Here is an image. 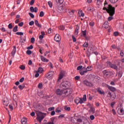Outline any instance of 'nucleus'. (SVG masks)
<instances>
[{
	"label": "nucleus",
	"instance_id": "f257e3e1",
	"mask_svg": "<svg viewBox=\"0 0 124 124\" xmlns=\"http://www.w3.org/2000/svg\"><path fill=\"white\" fill-rule=\"evenodd\" d=\"M103 10H106L107 13L109 14V16L108 18V21L110 22V21H112L114 19L113 16L115 15V7L112 6L111 4H108L106 0L105 1L104 3V7L103 8Z\"/></svg>",
	"mask_w": 124,
	"mask_h": 124
},
{
	"label": "nucleus",
	"instance_id": "f03ea898",
	"mask_svg": "<svg viewBox=\"0 0 124 124\" xmlns=\"http://www.w3.org/2000/svg\"><path fill=\"white\" fill-rule=\"evenodd\" d=\"M60 87L62 89H63L62 90H66L68 94L69 95L72 93V90L69 89V87H70V82L69 81H63L61 84Z\"/></svg>",
	"mask_w": 124,
	"mask_h": 124
},
{
	"label": "nucleus",
	"instance_id": "7ed1b4c3",
	"mask_svg": "<svg viewBox=\"0 0 124 124\" xmlns=\"http://www.w3.org/2000/svg\"><path fill=\"white\" fill-rule=\"evenodd\" d=\"M36 120L38 122L41 123L43 121V119L46 117V114L45 113L39 112L36 113Z\"/></svg>",
	"mask_w": 124,
	"mask_h": 124
},
{
	"label": "nucleus",
	"instance_id": "20e7f679",
	"mask_svg": "<svg viewBox=\"0 0 124 124\" xmlns=\"http://www.w3.org/2000/svg\"><path fill=\"white\" fill-rule=\"evenodd\" d=\"M87 101V96L86 94L83 95V98H79V97H77L75 99V102L76 103V104H82L84 102V101Z\"/></svg>",
	"mask_w": 124,
	"mask_h": 124
},
{
	"label": "nucleus",
	"instance_id": "39448f33",
	"mask_svg": "<svg viewBox=\"0 0 124 124\" xmlns=\"http://www.w3.org/2000/svg\"><path fill=\"white\" fill-rule=\"evenodd\" d=\"M56 93L58 95H61V94H62L64 97L69 95V94L67 93V90H66L62 89V90H61L60 89H58Z\"/></svg>",
	"mask_w": 124,
	"mask_h": 124
},
{
	"label": "nucleus",
	"instance_id": "423d86ee",
	"mask_svg": "<svg viewBox=\"0 0 124 124\" xmlns=\"http://www.w3.org/2000/svg\"><path fill=\"white\" fill-rule=\"evenodd\" d=\"M103 74H104V76H106L107 78H109L113 73L110 71H108L107 70H105L102 72Z\"/></svg>",
	"mask_w": 124,
	"mask_h": 124
},
{
	"label": "nucleus",
	"instance_id": "0eeeda50",
	"mask_svg": "<svg viewBox=\"0 0 124 124\" xmlns=\"http://www.w3.org/2000/svg\"><path fill=\"white\" fill-rule=\"evenodd\" d=\"M54 74H55L54 71H50L46 75V77L47 78V79H52L53 76H54Z\"/></svg>",
	"mask_w": 124,
	"mask_h": 124
},
{
	"label": "nucleus",
	"instance_id": "6e6552de",
	"mask_svg": "<svg viewBox=\"0 0 124 124\" xmlns=\"http://www.w3.org/2000/svg\"><path fill=\"white\" fill-rule=\"evenodd\" d=\"M107 63L109 66L111 67V68H112L113 69H115V70H118V66H117L116 64H113L111 63V62H107Z\"/></svg>",
	"mask_w": 124,
	"mask_h": 124
},
{
	"label": "nucleus",
	"instance_id": "1a4fd4ad",
	"mask_svg": "<svg viewBox=\"0 0 124 124\" xmlns=\"http://www.w3.org/2000/svg\"><path fill=\"white\" fill-rule=\"evenodd\" d=\"M64 71H61L60 73L59 76L58 77V78L57 79V82H60L61 80L63 78V77L64 76Z\"/></svg>",
	"mask_w": 124,
	"mask_h": 124
},
{
	"label": "nucleus",
	"instance_id": "9d476101",
	"mask_svg": "<svg viewBox=\"0 0 124 124\" xmlns=\"http://www.w3.org/2000/svg\"><path fill=\"white\" fill-rule=\"evenodd\" d=\"M108 97L111 98L112 100H115V99H116V94H112L111 92H108Z\"/></svg>",
	"mask_w": 124,
	"mask_h": 124
},
{
	"label": "nucleus",
	"instance_id": "9b49d317",
	"mask_svg": "<svg viewBox=\"0 0 124 124\" xmlns=\"http://www.w3.org/2000/svg\"><path fill=\"white\" fill-rule=\"evenodd\" d=\"M117 112L119 114V115H121V116H123V115H124V108H121L118 109Z\"/></svg>",
	"mask_w": 124,
	"mask_h": 124
},
{
	"label": "nucleus",
	"instance_id": "f8f14e48",
	"mask_svg": "<svg viewBox=\"0 0 124 124\" xmlns=\"http://www.w3.org/2000/svg\"><path fill=\"white\" fill-rule=\"evenodd\" d=\"M84 85H85L87 87H93V83H91L87 80H84L83 81Z\"/></svg>",
	"mask_w": 124,
	"mask_h": 124
},
{
	"label": "nucleus",
	"instance_id": "ddd939ff",
	"mask_svg": "<svg viewBox=\"0 0 124 124\" xmlns=\"http://www.w3.org/2000/svg\"><path fill=\"white\" fill-rule=\"evenodd\" d=\"M54 40L57 42H59V41H61V37L59 34H56L54 37Z\"/></svg>",
	"mask_w": 124,
	"mask_h": 124
},
{
	"label": "nucleus",
	"instance_id": "4468645a",
	"mask_svg": "<svg viewBox=\"0 0 124 124\" xmlns=\"http://www.w3.org/2000/svg\"><path fill=\"white\" fill-rule=\"evenodd\" d=\"M40 58L42 61V62H48L49 61L46 58L44 57L43 56L41 55L40 56Z\"/></svg>",
	"mask_w": 124,
	"mask_h": 124
},
{
	"label": "nucleus",
	"instance_id": "2eb2a0df",
	"mask_svg": "<svg viewBox=\"0 0 124 124\" xmlns=\"http://www.w3.org/2000/svg\"><path fill=\"white\" fill-rule=\"evenodd\" d=\"M45 35V32L44 31L41 32V35H40L39 37L40 40H42L43 38H44V36Z\"/></svg>",
	"mask_w": 124,
	"mask_h": 124
},
{
	"label": "nucleus",
	"instance_id": "dca6fc26",
	"mask_svg": "<svg viewBox=\"0 0 124 124\" xmlns=\"http://www.w3.org/2000/svg\"><path fill=\"white\" fill-rule=\"evenodd\" d=\"M15 54H16V46H14L13 50L12 51V56H13V57H14V55H15Z\"/></svg>",
	"mask_w": 124,
	"mask_h": 124
},
{
	"label": "nucleus",
	"instance_id": "f3484780",
	"mask_svg": "<svg viewBox=\"0 0 124 124\" xmlns=\"http://www.w3.org/2000/svg\"><path fill=\"white\" fill-rule=\"evenodd\" d=\"M108 89L109 90H110V91H111V92H116V88H115L113 87L108 86Z\"/></svg>",
	"mask_w": 124,
	"mask_h": 124
},
{
	"label": "nucleus",
	"instance_id": "a211bd4d",
	"mask_svg": "<svg viewBox=\"0 0 124 124\" xmlns=\"http://www.w3.org/2000/svg\"><path fill=\"white\" fill-rule=\"evenodd\" d=\"M27 122H28V120H27V119L25 118H23L21 120V124H27Z\"/></svg>",
	"mask_w": 124,
	"mask_h": 124
},
{
	"label": "nucleus",
	"instance_id": "6ab92c4d",
	"mask_svg": "<svg viewBox=\"0 0 124 124\" xmlns=\"http://www.w3.org/2000/svg\"><path fill=\"white\" fill-rule=\"evenodd\" d=\"M97 92L100 94H104V93H105L103 91H102L101 90H100V89H99V88H98L97 89Z\"/></svg>",
	"mask_w": 124,
	"mask_h": 124
},
{
	"label": "nucleus",
	"instance_id": "aec40b11",
	"mask_svg": "<svg viewBox=\"0 0 124 124\" xmlns=\"http://www.w3.org/2000/svg\"><path fill=\"white\" fill-rule=\"evenodd\" d=\"M92 70H93V67H92V66H88L86 68V70H85V71H87V72H88V71H91Z\"/></svg>",
	"mask_w": 124,
	"mask_h": 124
},
{
	"label": "nucleus",
	"instance_id": "412c9836",
	"mask_svg": "<svg viewBox=\"0 0 124 124\" xmlns=\"http://www.w3.org/2000/svg\"><path fill=\"white\" fill-rule=\"evenodd\" d=\"M35 25H36L37 27H38V28H41V25L38 23V21L37 20H35Z\"/></svg>",
	"mask_w": 124,
	"mask_h": 124
},
{
	"label": "nucleus",
	"instance_id": "4be33fe9",
	"mask_svg": "<svg viewBox=\"0 0 124 124\" xmlns=\"http://www.w3.org/2000/svg\"><path fill=\"white\" fill-rule=\"evenodd\" d=\"M108 23L107 21L105 22L104 24H103V27L105 29H107L109 25H108Z\"/></svg>",
	"mask_w": 124,
	"mask_h": 124
},
{
	"label": "nucleus",
	"instance_id": "5701e85b",
	"mask_svg": "<svg viewBox=\"0 0 124 124\" xmlns=\"http://www.w3.org/2000/svg\"><path fill=\"white\" fill-rule=\"evenodd\" d=\"M43 71H44V69L42 67H39L38 69V72H39V73H42Z\"/></svg>",
	"mask_w": 124,
	"mask_h": 124
},
{
	"label": "nucleus",
	"instance_id": "b1692460",
	"mask_svg": "<svg viewBox=\"0 0 124 124\" xmlns=\"http://www.w3.org/2000/svg\"><path fill=\"white\" fill-rule=\"evenodd\" d=\"M116 62H118L117 65H120V63H121V62H124V58L121 60H118Z\"/></svg>",
	"mask_w": 124,
	"mask_h": 124
},
{
	"label": "nucleus",
	"instance_id": "393cba45",
	"mask_svg": "<svg viewBox=\"0 0 124 124\" xmlns=\"http://www.w3.org/2000/svg\"><path fill=\"white\" fill-rule=\"evenodd\" d=\"M14 32H16L18 31V26L16 25L13 29Z\"/></svg>",
	"mask_w": 124,
	"mask_h": 124
},
{
	"label": "nucleus",
	"instance_id": "a878e982",
	"mask_svg": "<svg viewBox=\"0 0 124 124\" xmlns=\"http://www.w3.org/2000/svg\"><path fill=\"white\" fill-rule=\"evenodd\" d=\"M13 99L15 102L17 101V100L18 99V97H17V95L16 94H14Z\"/></svg>",
	"mask_w": 124,
	"mask_h": 124
},
{
	"label": "nucleus",
	"instance_id": "bb28decb",
	"mask_svg": "<svg viewBox=\"0 0 124 124\" xmlns=\"http://www.w3.org/2000/svg\"><path fill=\"white\" fill-rule=\"evenodd\" d=\"M78 31H79V27H77L75 29V34H76V35H77L78 34Z\"/></svg>",
	"mask_w": 124,
	"mask_h": 124
},
{
	"label": "nucleus",
	"instance_id": "cd10ccee",
	"mask_svg": "<svg viewBox=\"0 0 124 124\" xmlns=\"http://www.w3.org/2000/svg\"><path fill=\"white\" fill-rule=\"evenodd\" d=\"M18 88H19V90H22L24 89V88H25V85L22 84V85H19Z\"/></svg>",
	"mask_w": 124,
	"mask_h": 124
},
{
	"label": "nucleus",
	"instance_id": "c85d7f7f",
	"mask_svg": "<svg viewBox=\"0 0 124 124\" xmlns=\"http://www.w3.org/2000/svg\"><path fill=\"white\" fill-rule=\"evenodd\" d=\"M81 32H82L83 36H86V35L87 34V31L86 30L82 31Z\"/></svg>",
	"mask_w": 124,
	"mask_h": 124
},
{
	"label": "nucleus",
	"instance_id": "c756f323",
	"mask_svg": "<svg viewBox=\"0 0 124 124\" xmlns=\"http://www.w3.org/2000/svg\"><path fill=\"white\" fill-rule=\"evenodd\" d=\"M90 111H91V112L93 113H94V111H95V108H94L93 107H91Z\"/></svg>",
	"mask_w": 124,
	"mask_h": 124
},
{
	"label": "nucleus",
	"instance_id": "7c9ffc66",
	"mask_svg": "<svg viewBox=\"0 0 124 124\" xmlns=\"http://www.w3.org/2000/svg\"><path fill=\"white\" fill-rule=\"evenodd\" d=\"M79 73L80 74V75H84V74H85V73H87V71H79Z\"/></svg>",
	"mask_w": 124,
	"mask_h": 124
},
{
	"label": "nucleus",
	"instance_id": "2f4dec72",
	"mask_svg": "<svg viewBox=\"0 0 124 124\" xmlns=\"http://www.w3.org/2000/svg\"><path fill=\"white\" fill-rule=\"evenodd\" d=\"M59 30H61V31H64V26H63L62 25L60 26L59 27Z\"/></svg>",
	"mask_w": 124,
	"mask_h": 124
},
{
	"label": "nucleus",
	"instance_id": "473e14b6",
	"mask_svg": "<svg viewBox=\"0 0 124 124\" xmlns=\"http://www.w3.org/2000/svg\"><path fill=\"white\" fill-rule=\"evenodd\" d=\"M56 2H58L59 3H60V4H62V3H63V0H56Z\"/></svg>",
	"mask_w": 124,
	"mask_h": 124
},
{
	"label": "nucleus",
	"instance_id": "72a5a7b5",
	"mask_svg": "<svg viewBox=\"0 0 124 124\" xmlns=\"http://www.w3.org/2000/svg\"><path fill=\"white\" fill-rule=\"evenodd\" d=\"M89 25L90 27H93L94 26V22L93 21H91L89 23Z\"/></svg>",
	"mask_w": 124,
	"mask_h": 124
},
{
	"label": "nucleus",
	"instance_id": "f704fd0d",
	"mask_svg": "<svg viewBox=\"0 0 124 124\" xmlns=\"http://www.w3.org/2000/svg\"><path fill=\"white\" fill-rule=\"evenodd\" d=\"M48 4L49 7H50V8H52V6H53V4L52 3V2H51V1H49L48 2Z\"/></svg>",
	"mask_w": 124,
	"mask_h": 124
},
{
	"label": "nucleus",
	"instance_id": "c9c22d12",
	"mask_svg": "<svg viewBox=\"0 0 124 124\" xmlns=\"http://www.w3.org/2000/svg\"><path fill=\"white\" fill-rule=\"evenodd\" d=\"M16 34L17 35H24V33H23L22 32H17L16 33Z\"/></svg>",
	"mask_w": 124,
	"mask_h": 124
},
{
	"label": "nucleus",
	"instance_id": "e433bc0d",
	"mask_svg": "<svg viewBox=\"0 0 124 124\" xmlns=\"http://www.w3.org/2000/svg\"><path fill=\"white\" fill-rule=\"evenodd\" d=\"M43 87V85L42 84V83H39L38 85V88L39 89H42Z\"/></svg>",
	"mask_w": 124,
	"mask_h": 124
},
{
	"label": "nucleus",
	"instance_id": "4c0bfd02",
	"mask_svg": "<svg viewBox=\"0 0 124 124\" xmlns=\"http://www.w3.org/2000/svg\"><path fill=\"white\" fill-rule=\"evenodd\" d=\"M64 109L66 111H70V107H68L67 106H65L64 107Z\"/></svg>",
	"mask_w": 124,
	"mask_h": 124
},
{
	"label": "nucleus",
	"instance_id": "58836bf2",
	"mask_svg": "<svg viewBox=\"0 0 124 124\" xmlns=\"http://www.w3.org/2000/svg\"><path fill=\"white\" fill-rule=\"evenodd\" d=\"M78 13H81L80 16L81 17H84V16H85V14H84V13H83V12H82V11H79Z\"/></svg>",
	"mask_w": 124,
	"mask_h": 124
},
{
	"label": "nucleus",
	"instance_id": "ea45409f",
	"mask_svg": "<svg viewBox=\"0 0 124 124\" xmlns=\"http://www.w3.org/2000/svg\"><path fill=\"white\" fill-rule=\"evenodd\" d=\"M44 16V13L43 11H41L40 13L39 16L40 17H43Z\"/></svg>",
	"mask_w": 124,
	"mask_h": 124
},
{
	"label": "nucleus",
	"instance_id": "a19ab883",
	"mask_svg": "<svg viewBox=\"0 0 124 124\" xmlns=\"http://www.w3.org/2000/svg\"><path fill=\"white\" fill-rule=\"evenodd\" d=\"M58 9L60 11H62L63 9V7H62V6H60L58 7Z\"/></svg>",
	"mask_w": 124,
	"mask_h": 124
},
{
	"label": "nucleus",
	"instance_id": "79ce46f5",
	"mask_svg": "<svg viewBox=\"0 0 124 124\" xmlns=\"http://www.w3.org/2000/svg\"><path fill=\"white\" fill-rule=\"evenodd\" d=\"M88 46H89V44H88V43H85L83 44V47H84L85 48H87Z\"/></svg>",
	"mask_w": 124,
	"mask_h": 124
},
{
	"label": "nucleus",
	"instance_id": "37998d69",
	"mask_svg": "<svg viewBox=\"0 0 124 124\" xmlns=\"http://www.w3.org/2000/svg\"><path fill=\"white\" fill-rule=\"evenodd\" d=\"M120 55L121 57H122V58H123V57H124V51H123V50H121Z\"/></svg>",
	"mask_w": 124,
	"mask_h": 124
},
{
	"label": "nucleus",
	"instance_id": "c03bdc74",
	"mask_svg": "<svg viewBox=\"0 0 124 124\" xmlns=\"http://www.w3.org/2000/svg\"><path fill=\"white\" fill-rule=\"evenodd\" d=\"M29 15H30V17H31V18H34V15H33L32 13H29Z\"/></svg>",
	"mask_w": 124,
	"mask_h": 124
},
{
	"label": "nucleus",
	"instance_id": "a18cd8bd",
	"mask_svg": "<svg viewBox=\"0 0 124 124\" xmlns=\"http://www.w3.org/2000/svg\"><path fill=\"white\" fill-rule=\"evenodd\" d=\"M115 104H116V102H112L110 105L111 107H112V108H114V106L115 105Z\"/></svg>",
	"mask_w": 124,
	"mask_h": 124
},
{
	"label": "nucleus",
	"instance_id": "49530a36",
	"mask_svg": "<svg viewBox=\"0 0 124 124\" xmlns=\"http://www.w3.org/2000/svg\"><path fill=\"white\" fill-rule=\"evenodd\" d=\"M72 38L73 40V42H76V38L74 36V35L72 36Z\"/></svg>",
	"mask_w": 124,
	"mask_h": 124
},
{
	"label": "nucleus",
	"instance_id": "de8ad7c7",
	"mask_svg": "<svg viewBox=\"0 0 124 124\" xmlns=\"http://www.w3.org/2000/svg\"><path fill=\"white\" fill-rule=\"evenodd\" d=\"M28 50H31V49H33V46L32 45H31L30 46L27 47Z\"/></svg>",
	"mask_w": 124,
	"mask_h": 124
},
{
	"label": "nucleus",
	"instance_id": "09e8293b",
	"mask_svg": "<svg viewBox=\"0 0 124 124\" xmlns=\"http://www.w3.org/2000/svg\"><path fill=\"white\" fill-rule=\"evenodd\" d=\"M34 41H35V39L34 37H32L31 38V43H34Z\"/></svg>",
	"mask_w": 124,
	"mask_h": 124
},
{
	"label": "nucleus",
	"instance_id": "8fccbe9b",
	"mask_svg": "<svg viewBox=\"0 0 124 124\" xmlns=\"http://www.w3.org/2000/svg\"><path fill=\"white\" fill-rule=\"evenodd\" d=\"M34 25V22L33 21H31L29 23V26H32Z\"/></svg>",
	"mask_w": 124,
	"mask_h": 124
},
{
	"label": "nucleus",
	"instance_id": "3c124183",
	"mask_svg": "<svg viewBox=\"0 0 124 124\" xmlns=\"http://www.w3.org/2000/svg\"><path fill=\"white\" fill-rule=\"evenodd\" d=\"M82 68H83V66H82V65L78 66L77 67V70H80V69H82Z\"/></svg>",
	"mask_w": 124,
	"mask_h": 124
},
{
	"label": "nucleus",
	"instance_id": "603ef678",
	"mask_svg": "<svg viewBox=\"0 0 124 124\" xmlns=\"http://www.w3.org/2000/svg\"><path fill=\"white\" fill-rule=\"evenodd\" d=\"M27 55H31V51L30 50H27Z\"/></svg>",
	"mask_w": 124,
	"mask_h": 124
},
{
	"label": "nucleus",
	"instance_id": "864d4df0",
	"mask_svg": "<svg viewBox=\"0 0 124 124\" xmlns=\"http://www.w3.org/2000/svg\"><path fill=\"white\" fill-rule=\"evenodd\" d=\"M97 4L98 5L101 4V0H97Z\"/></svg>",
	"mask_w": 124,
	"mask_h": 124
},
{
	"label": "nucleus",
	"instance_id": "5fc2aeb1",
	"mask_svg": "<svg viewBox=\"0 0 124 124\" xmlns=\"http://www.w3.org/2000/svg\"><path fill=\"white\" fill-rule=\"evenodd\" d=\"M30 11L31 12H34V8H33V7H30Z\"/></svg>",
	"mask_w": 124,
	"mask_h": 124
},
{
	"label": "nucleus",
	"instance_id": "6e6d98bb",
	"mask_svg": "<svg viewBox=\"0 0 124 124\" xmlns=\"http://www.w3.org/2000/svg\"><path fill=\"white\" fill-rule=\"evenodd\" d=\"M55 112L56 113H61L62 112V110H61L60 109H59V108H57L56 110H55Z\"/></svg>",
	"mask_w": 124,
	"mask_h": 124
},
{
	"label": "nucleus",
	"instance_id": "4d7b16f0",
	"mask_svg": "<svg viewBox=\"0 0 124 124\" xmlns=\"http://www.w3.org/2000/svg\"><path fill=\"white\" fill-rule=\"evenodd\" d=\"M113 35H114V36H118L119 35V33L117 31H115L113 33Z\"/></svg>",
	"mask_w": 124,
	"mask_h": 124
},
{
	"label": "nucleus",
	"instance_id": "13d9d810",
	"mask_svg": "<svg viewBox=\"0 0 124 124\" xmlns=\"http://www.w3.org/2000/svg\"><path fill=\"white\" fill-rule=\"evenodd\" d=\"M20 69H22V70H25V69L26 68V67H25V66L24 65H21L20 67Z\"/></svg>",
	"mask_w": 124,
	"mask_h": 124
},
{
	"label": "nucleus",
	"instance_id": "bf43d9fd",
	"mask_svg": "<svg viewBox=\"0 0 124 124\" xmlns=\"http://www.w3.org/2000/svg\"><path fill=\"white\" fill-rule=\"evenodd\" d=\"M90 118L92 121H93V120H94V116L93 115H91Z\"/></svg>",
	"mask_w": 124,
	"mask_h": 124
},
{
	"label": "nucleus",
	"instance_id": "052dcab7",
	"mask_svg": "<svg viewBox=\"0 0 124 124\" xmlns=\"http://www.w3.org/2000/svg\"><path fill=\"white\" fill-rule=\"evenodd\" d=\"M19 27H23L24 26V22H20L18 24Z\"/></svg>",
	"mask_w": 124,
	"mask_h": 124
},
{
	"label": "nucleus",
	"instance_id": "680f3d73",
	"mask_svg": "<svg viewBox=\"0 0 124 124\" xmlns=\"http://www.w3.org/2000/svg\"><path fill=\"white\" fill-rule=\"evenodd\" d=\"M55 109V107H51L48 108V111H53Z\"/></svg>",
	"mask_w": 124,
	"mask_h": 124
},
{
	"label": "nucleus",
	"instance_id": "e2e57ef3",
	"mask_svg": "<svg viewBox=\"0 0 124 124\" xmlns=\"http://www.w3.org/2000/svg\"><path fill=\"white\" fill-rule=\"evenodd\" d=\"M33 3H34V0H31L30 2V5H33Z\"/></svg>",
	"mask_w": 124,
	"mask_h": 124
},
{
	"label": "nucleus",
	"instance_id": "0e129e2a",
	"mask_svg": "<svg viewBox=\"0 0 124 124\" xmlns=\"http://www.w3.org/2000/svg\"><path fill=\"white\" fill-rule=\"evenodd\" d=\"M8 27L9 29H12V28H13L12 24L11 23L9 24L8 26Z\"/></svg>",
	"mask_w": 124,
	"mask_h": 124
},
{
	"label": "nucleus",
	"instance_id": "69168bd1",
	"mask_svg": "<svg viewBox=\"0 0 124 124\" xmlns=\"http://www.w3.org/2000/svg\"><path fill=\"white\" fill-rule=\"evenodd\" d=\"M75 80H79L80 79V76H77L75 77Z\"/></svg>",
	"mask_w": 124,
	"mask_h": 124
},
{
	"label": "nucleus",
	"instance_id": "338daca9",
	"mask_svg": "<svg viewBox=\"0 0 124 124\" xmlns=\"http://www.w3.org/2000/svg\"><path fill=\"white\" fill-rule=\"evenodd\" d=\"M3 104H4V105H5V106H8V103L6 102L5 101H3Z\"/></svg>",
	"mask_w": 124,
	"mask_h": 124
},
{
	"label": "nucleus",
	"instance_id": "774afa93",
	"mask_svg": "<svg viewBox=\"0 0 124 124\" xmlns=\"http://www.w3.org/2000/svg\"><path fill=\"white\" fill-rule=\"evenodd\" d=\"M111 112L112 114H113V115H115L116 114V111L115 110V109H112Z\"/></svg>",
	"mask_w": 124,
	"mask_h": 124
}]
</instances>
